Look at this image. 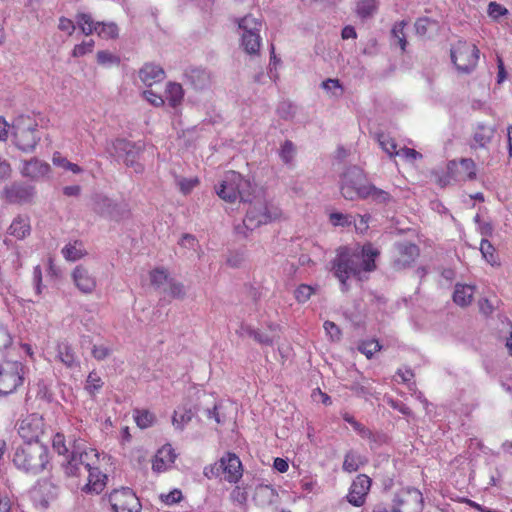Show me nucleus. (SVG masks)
Here are the masks:
<instances>
[{"mask_svg": "<svg viewBox=\"0 0 512 512\" xmlns=\"http://www.w3.org/2000/svg\"><path fill=\"white\" fill-rule=\"evenodd\" d=\"M379 251L372 244H366L361 252H353L348 248H340L336 258L332 262L334 276L341 283V290L347 291V280L351 277L362 279V273L375 269V258Z\"/></svg>", "mask_w": 512, "mask_h": 512, "instance_id": "nucleus-1", "label": "nucleus"}, {"mask_svg": "<svg viewBox=\"0 0 512 512\" xmlns=\"http://www.w3.org/2000/svg\"><path fill=\"white\" fill-rule=\"evenodd\" d=\"M340 190L347 200L371 199L377 204H388L393 199L387 191L368 183L364 171L356 166L348 168L343 173Z\"/></svg>", "mask_w": 512, "mask_h": 512, "instance_id": "nucleus-2", "label": "nucleus"}, {"mask_svg": "<svg viewBox=\"0 0 512 512\" xmlns=\"http://www.w3.org/2000/svg\"><path fill=\"white\" fill-rule=\"evenodd\" d=\"M248 202L249 206L243 220V225L236 227L238 234H243L246 237L247 234L244 229L252 231L261 225H266L282 217V210L279 206L268 202L262 196H254Z\"/></svg>", "mask_w": 512, "mask_h": 512, "instance_id": "nucleus-3", "label": "nucleus"}, {"mask_svg": "<svg viewBox=\"0 0 512 512\" xmlns=\"http://www.w3.org/2000/svg\"><path fill=\"white\" fill-rule=\"evenodd\" d=\"M13 462L25 473L36 475L48 464L47 447L39 441L24 443L16 449Z\"/></svg>", "mask_w": 512, "mask_h": 512, "instance_id": "nucleus-4", "label": "nucleus"}, {"mask_svg": "<svg viewBox=\"0 0 512 512\" xmlns=\"http://www.w3.org/2000/svg\"><path fill=\"white\" fill-rule=\"evenodd\" d=\"M251 183L236 171L224 174L220 184L216 187L217 195L226 202L233 203L238 198L242 202L250 201Z\"/></svg>", "mask_w": 512, "mask_h": 512, "instance_id": "nucleus-5", "label": "nucleus"}, {"mask_svg": "<svg viewBox=\"0 0 512 512\" xmlns=\"http://www.w3.org/2000/svg\"><path fill=\"white\" fill-rule=\"evenodd\" d=\"M37 122L21 115L13 123V141L23 152H32L40 140Z\"/></svg>", "mask_w": 512, "mask_h": 512, "instance_id": "nucleus-6", "label": "nucleus"}, {"mask_svg": "<svg viewBox=\"0 0 512 512\" xmlns=\"http://www.w3.org/2000/svg\"><path fill=\"white\" fill-rule=\"evenodd\" d=\"M142 145L133 143L126 139L117 138L108 141L106 144V152L117 161H122L125 165L133 167L136 173L143 171V166L138 162Z\"/></svg>", "mask_w": 512, "mask_h": 512, "instance_id": "nucleus-7", "label": "nucleus"}, {"mask_svg": "<svg viewBox=\"0 0 512 512\" xmlns=\"http://www.w3.org/2000/svg\"><path fill=\"white\" fill-rule=\"evenodd\" d=\"M100 454L96 449L81 450L80 444H74L72 452L67 456L64 464L65 474L68 476H80L82 470L88 471L98 467Z\"/></svg>", "mask_w": 512, "mask_h": 512, "instance_id": "nucleus-8", "label": "nucleus"}, {"mask_svg": "<svg viewBox=\"0 0 512 512\" xmlns=\"http://www.w3.org/2000/svg\"><path fill=\"white\" fill-rule=\"evenodd\" d=\"M238 27L241 29V46L249 55H257L261 46L260 31L262 20L252 15H246L237 20Z\"/></svg>", "mask_w": 512, "mask_h": 512, "instance_id": "nucleus-9", "label": "nucleus"}, {"mask_svg": "<svg viewBox=\"0 0 512 512\" xmlns=\"http://www.w3.org/2000/svg\"><path fill=\"white\" fill-rule=\"evenodd\" d=\"M24 368L19 361L0 362V395L11 394L23 384Z\"/></svg>", "mask_w": 512, "mask_h": 512, "instance_id": "nucleus-10", "label": "nucleus"}, {"mask_svg": "<svg viewBox=\"0 0 512 512\" xmlns=\"http://www.w3.org/2000/svg\"><path fill=\"white\" fill-rule=\"evenodd\" d=\"M423 507L422 492L414 487H405L394 494L391 512H422Z\"/></svg>", "mask_w": 512, "mask_h": 512, "instance_id": "nucleus-11", "label": "nucleus"}, {"mask_svg": "<svg viewBox=\"0 0 512 512\" xmlns=\"http://www.w3.org/2000/svg\"><path fill=\"white\" fill-rule=\"evenodd\" d=\"M479 49L466 41H458L451 49V59L458 71L470 73L477 66Z\"/></svg>", "mask_w": 512, "mask_h": 512, "instance_id": "nucleus-12", "label": "nucleus"}, {"mask_svg": "<svg viewBox=\"0 0 512 512\" xmlns=\"http://www.w3.org/2000/svg\"><path fill=\"white\" fill-rule=\"evenodd\" d=\"M92 209L99 215L120 221L129 216V208L126 203H116L102 194H96L92 198Z\"/></svg>", "mask_w": 512, "mask_h": 512, "instance_id": "nucleus-13", "label": "nucleus"}, {"mask_svg": "<svg viewBox=\"0 0 512 512\" xmlns=\"http://www.w3.org/2000/svg\"><path fill=\"white\" fill-rule=\"evenodd\" d=\"M109 502L114 512H140L141 509L139 499L130 488L114 490Z\"/></svg>", "mask_w": 512, "mask_h": 512, "instance_id": "nucleus-14", "label": "nucleus"}, {"mask_svg": "<svg viewBox=\"0 0 512 512\" xmlns=\"http://www.w3.org/2000/svg\"><path fill=\"white\" fill-rule=\"evenodd\" d=\"M371 478L365 474L358 475L352 482L349 492L346 496L347 501L355 506L361 507L366 502V497L370 491Z\"/></svg>", "mask_w": 512, "mask_h": 512, "instance_id": "nucleus-15", "label": "nucleus"}, {"mask_svg": "<svg viewBox=\"0 0 512 512\" xmlns=\"http://www.w3.org/2000/svg\"><path fill=\"white\" fill-rule=\"evenodd\" d=\"M35 195L33 186L15 182L4 187L2 197L9 203L22 204L30 202Z\"/></svg>", "mask_w": 512, "mask_h": 512, "instance_id": "nucleus-16", "label": "nucleus"}, {"mask_svg": "<svg viewBox=\"0 0 512 512\" xmlns=\"http://www.w3.org/2000/svg\"><path fill=\"white\" fill-rule=\"evenodd\" d=\"M219 468L224 474V479L229 483H237L243 474L242 463L234 453H227L221 457Z\"/></svg>", "mask_w": 512, "mask_h": 512, "instance_id": "nucleus-17", "label": "nucleus"}, {"mask_svg": "<svg viewBox=\"0 0 512 512\" xmlns=\"http://www.w3.org/2000/svg\"><path fill=\"white\" fill-rule=\"evenodd\" d=\"M18 434L25 443L38 441L42 434V420L36 414L22 419L18 425Z\"/></svg>", "mask_w": 512, "mask_h": 512, "instance_id": "nucleus-18", "label": "nucleus"}, {"mask_svg": "<svg viewBox=\"0 0 512 512\" xmlns=\"http://www.w3.org/2000/svg\"><path fill=\"white\" fill-rule=\"evenodd\" d=\"M448 173L454 181L472 180L476 176V165L472 159L463 158L448 164Z\"/></svg>", "mask_w": 512, "mask_h": 512, "instance_id": "nucleus-19", "label": "nucleus"}, {"mask_svg": "<svg viewBox=\"0 0 512 512\" xmlns=\"http://www.w3.org/2000/svg\"><path fill=\"white\" fill-rule=\"evenodd\" d=\"M75 286L83 294H91L97 286L96 277L83 265H78L72 272Z\"/></svg>", "mask_w": 512, "mask_h": 512, "instance_id": "nucleus-20", "label": "nucleus"}, {"mask_svg": "<svg viewBox=\"0 0 512 512\" xmlns=\"http://www.w3.org/2000/svg\"><path fill=\"white\" fill-rule=\"evenodd\" d=\"M398 256L394 260V266L397 269H403L410 266L419 256V248L410 242H401L395 245Z\"/></svg>", "mask_w": 512, "mask_h": 512, "instance_id": "nucleus-21", "label": "nucleus"}, {"mask_svg": "<svg viewBox=\"0 0 512 512\" xmlns=\"http://www.w3.org/2000/svg\"><path fill=\"white\" fill-rule=\"evenodd\" d=\"M50 165L38 158H32L22 162L21 174L31 180H40L50 173Z\"/></svg>", "mask_w": 512, "mask_h": 512, "instance_id": "nucleus-22", "label": "nucleus"}, {"mask_svg": "<svg viewBox=\"0 0 512 512\" xmlns=\"http://www.w3.org/2000/svg\"><path fill=\"white\" fill-rule=\"evenodd\" d=\"M176 459V454L170 444L162 446L154 456L152 469L157 473L164 472L172 467Z\"/></svg>", "mask_w": 512, "mask_h": 512, "instance_id": "nucleus-23", "label": "nucleus"}, {"mask_svg": "<svg viewBox=\"0 0 512 512\" xmlns=\"http://www.w3.org/2000/svg\"><path fill=\"white\" fill-rule=\"evenodd\" d=\"M56 359L69 369H75L80 366V360L75 354L74 349L66 341L57 344Z\"/></svg>", "mask_w": 512, "mask_h": 512, "instance_id": "nucleus-24", "label": "nucleus"}, {"mask_svg": "<svg viewBox=\"0 0 512 512\" xmlns=\"http://www.w3.org/2000/svg\"><path fill=\"white\" fill-rule=\"evenodd\" d=\"M88 472V482L83 487V491L86 493H94L99 494L101 493L105 486L107 481V475L104 474L99 467L90 469Z\"/></svg>", "mask_w": 512, "mask_h": 512, "instance_id": "nucleus-25", "label": "nucleus"}, {"mask_svg": "<svg viewBox=\"0 0 512 512\" xmlns=\"http://www.w3.org/2000/svg\"><path fill=\"white\" fill-rule=\"evenodd\" d=\"M253 499L259 506H269L277 502L278 493L273 486L260 484L255 488Z\"/></svg>", "mask_w": 512, "mask_h": 512, "instance_id": "nucleus-26", "label": "nucleus"}, {"mask_svg": "<svg viewBox=\"0 0 512 512\" xmlns=\"http://www.w3.org/2000/svg\"><path fill=\"white\" fill-rule=\"evenodd\" d=\"M164 76V70L153 63H146L139 71L140 80L147 86L160 82Z\"/></svg>", "mask_w": 512, "mask_h": 512, "instance_id": "nucleus-27", "label": "nucleus"}, {"mask_svg": "<svg viewBox=\"0 0 512 512\" xmlns=\"http://www.w3.org/2000/svg\"><path fill=\"white\" fill-rule=\"evenodd\" d=\"M30 232V218L26 215L16 216L8 228V234L14 236L18 240L26 238L30 235Z\"/></svg>", "mask_w": 512, "mask_h": 512, "instance_id": "nucleus-28", "label": "nucleus"}, {"mask_svg": "<svg viewBox=\"0 0 512 512\" xmlns=\"http://www.w3.org/2000/svg\"><path fill=\"white\" fill-rule=\"evenodd\" d=\"M474 292L475 286L473 285L456 284L453 293V300L459 306H468L472 302Z\"/></svg>", "mask_w": 512, "mask_h": 512, "instance_id": "nucleus-29", "label": "nucleus"}, {"mask_svg": "<svg viewBox=\"0 0 512 512\" xmlns=\"http://www.w3.org/2000/svg\"><path fill=\"white\" fill-rule=\"evenodd\" d=\"M184 97V91L180 84L178 83H168L165 90V100L168 102V105L172 108H177L181 105Z\"/></svg>", "mask_w": 512, "mask_h": 512, "instance_id": "nucleus-30", "label": "nucleus"}, {"mask_svg": "<svg viewBox=\"0 0 512 512\" xmlns=\"http://www.w3.org/2000/svg\"><path fill=\"white\" fill-rule=\"evenodd\" d=\"M62 254L67 261H77L86 254V250L81 241H74L63 247Z\"/></svg>", "mask_w": 512, "mask_h": 512, "instance_id": "nucleus-31", "label": "nucleus"}, {"mask_svg": "<svg viewBox=\"0 0 512 512\" xmlns=\"http://www.w3.org/2000/svg\"><path fill=\"white\" fill-rule=\"evenodd\" d=\"M494 134V127L480 124L477 126L476 131L474 133V141L479 147L484 148L491 142Z\"/></svg>", "mask_w": 512, "mask_h": 512, "instance_id": "nucleus-32", "label": "nucleus"}, {"mask_svg": "<svg viewBox=\"0 0 512 512\" xmlns=\"http://www.w3.org/2000/svg\"><path fill=\"white\" fill-rule=\"evenodd\" d=\"M194 414L191 409L178 407L173 414L172 424L175 429L183 430L185 426L192 420Z\"/></svg>", "mask_w": 512, "mask_h": 512, "instance_id": "nucleus-33", "label": "nucleus"}, {"mask_svg": "<svg viewBox=\"0 0 512 512\" xmlns=\"http://www.w3.org/2000/svg\"><path fill=\"white\" fill-rule=\"evenodd\" d=\"M365 463V459L355 451H349L345 454L343 470L348 473L356 472L360 466Z\"/></svg>", "mask_w": 512, "mask_h": 512, "instance_id": "nucleus-34", "label": "nucleus"}, {"mask_svg": "<svg viewBox=\"0 0 512 512\" xmlns=\"http://www.w3.org/2000/svg\"><path fill=\"white\" fill-rule=\"evenodd\" d=\"M76 24L78 28L81 30V32L89 36L92 33H96L97 29V22H95L90 14L87 13H78L75 16Z\"/></svg>", "mask_w": 512, "mask_h": 512, "instance_id": "nucleus-35", "label": "nucleus"}, {"mask_svg": "<svg viewBox=\"0 0 512 512\" xmlns=\"http://www.w3.org/2000/svg\"><path fill=\"white\" fill-rule=\"evenodd\" d=\"M104 382L97 372L91 371L85 381V391L94 398L96 394L102 389Z\"/></svg>", "mask_w": 512, "mask_h": 512, "instance_id": "nucleus-36", "label": "nucleus"}, {"mask_svg": "<svg viewBox=\"0 0 512 512\" xmlns=\"http://www.w3.org/2000/svg\"><path fill=\"white\" fill-rule=\"evenodd\" d=\"M480 252L482 254L483 259H485V261L489 263L491 266L500 265L498 255L496 254V250L487 239L481 240Z\"/></svg>", "mask_w": 512, "mask_h": 512, "instance_id": "nucleus-37", "label": "nucleus"}, {"mask_svg": "<svg viewBox=\"0 0 512 512\" xmlns=\"http://www.w3.org/2000/svg\"><path fill=\"white\" fill-rule=\"evenodd\" d=\"M377 9V0H359L356 6L357 15L362 19L372 17L376 13Z\"/></svg>", "mask_w": 512, "mask_h": 512, "instance_id": "nucleus-38", "label": "nucleus"}, {"mask_svg": "<svg viewBox=\"0 0 512 512\" xmlns=\"http://www.w3.org/2000/svg\"><path fill=\"white\" fill-rule=\"evenodd\" d=\"M189 79L196 89H204L210 85V75L203 69L192 70Z\"/></svg>", "mask_w": 512, "mask_h": 512, "instance_id": "nucleus-39", "label": "nucleus"}, {"mask_svg": "<svg viewBox=\"0 0 512 512\" xmlns=\"http://www.w3.org/2000/svg\"><path fill=\"white\" fill-rule=\"evenodd\" d=\"M137 426L141 429L153 426L156 421L155 415L149 410H135L133 414Z\"/></svg>", "mask_w": 512, "mask_h": 512, "instance_id": "nucleus-40", "label": "nucleus"}, {"mask_svg": "<svg viewBox=\"0 0 512 512\" xmlns=\"http://www.w3.org/2000/svg\"><path fill=\"white\" fill-rule=\"evenodd\" d=\"M119 29L114 22H97L96 34L104 39H113L118 36Z\"/></svg>", "mask_w": 512, "mask_h": 512, "instance_id": "nucleus-41", "label": "nucleus"}, {"mask_svg": "<svg viewBox=\"0 0 512 512\" xmlns=\"http://www.w3.org/2000/svg\"><path fill=\"white\" fill-rule=\"evenodd\" d=\"M278 155L284 164L291 166L296 156L295 145L290 140H286L281 145Z\"/></svg>", "mask_w": 512, "mask_h": 512, "instance_id": "nucleus-42", "label": "nucleus"}, {"mask_svg": "<svg viewBox=\"0 0 512 512\" xmlns=\"http://www.w3.org/2000/svg\"><path fill=\"white\" fill-rule=\"evenodd\" d=\"M408 25V22L406 20H402L399 22H396L391 30V36L395 40H397V43L399 44L401 50L404 52L406 50L407 46V40H406V34L404 32V28Z\"/></svg>", "mask_w": 512, "mask_h": 512, "instance_id": "nucleus-43", "label": "nucleus"}, {"mask_svg": "<svg viewBox=\"0 0 512 512\" xmlns=\"http://www.w3.org/2000/svg\"><path fill=\"white\" fill-rule=\"evenodd\" d=\"M377 140L380 147L386 152L390 157L394 156L397 152V144L394 139H392L389 135L384 133H380L377 135Z\"/></svg>", "mask_w": 512, "mask_h": 512, "instance_id": "nucleus-44", "label": "nucleus"}, {"mask_svg": "<svg viewBox=\"0 0 512 512\" xmlns=\"http://www.w3.org/2000/svg\"><path fill=\"white\" fill-rule=\"evenodd\" d=\"M97 62L99 65L109 68L118 66L120 64V58L109 51L103 50L97 53Z\"/></svg>", "mask_w": 512, "mask_h": 512, "instance_id": "nucleus-45", "label": "nucleus"}, {"mask_svg": "<svg viewBox=\"0 0 512 512\" xmlns=\"http://www.w3.org/2000/svg\"><path fill=\"white\" fill-rule=\"evenodd\" d=\"M175 181L184 195L189 194L199 184V179L197 177H176Z\"/></svg>", "mask_w": 512, "mask_h": 512, "instance_id": "nucleus-46", "label": "nucleus"}, {"mask_svg": "<svg viewBox=\"0 0 512 512\" xmlns=\"http://www.w3.org/2000/svg\"><path fill=\"white\" fill-rule=\"evenodd\" d=\"M151 284L156 288H162L168 282V273L163 268H156L150 272Z\"/></svg>", "mask_w": 512, "mask_h": 512, "instance_id": "nucleus-47", "label": "nucleus"}, {"mask_svg": "<svg viewBox=\"0 0 512 512\" xmlns=\"http://www.w3.org/2000/svg\"><path fill=\"white\" fill-rule=\"evenodd\" d=\"M381 349V346L377 340L364 341L358 346V350L363 353L368 359H370L377 351Z\"/></svg>", "mask_w": 512, "mask_h": 512, "instance_id": "nucleus-48", "label": "nucleus"}, {"mask_svg": "<svg viewBox=\"0 0 512 512\" xmlns=\"http://www.w3.org/2000/svg\"><path fill=\"white\" fill-rule=\"evenodd\" d=\"M321 86L326 92L331 93L332 96L339 97L342 95L343 88L338 79L329 78L323 81Z\"/></svg>", "mask_w": 512, "mask_h": 512, "instance_id": "nucleus-49", "label": "nucleus"}, {"mask_svg": "<svg viewBox=\"0 0 512 512\" xmlns=\"http://www.w3.org/2000/svg\"><path fill=\"white\" fill-rule=\"evenodd\" d=\"M487 14L493 20H499L508 14V9L497 2H490L487 8Z\"/></svg>", "mask_w": 512, "mask_h": 512, "instance_id": "nucleus-50", "label": "nucleus"}, {"mask_svg": "<svg viewBox=\"0 0 512 512\" xmlns=\"http://www.w3.org/2000/svg\"><path fill=\"white\" fill-rule=\"evenodd\" d=\"M94 45L95 43L92 39L88 41H83L82 43L74 46L72 50V56L78 58L86 54H89L93 51Z\"/></svg>", "mask_w": 512, "mask_h": 512, "instance_id": "nucleus-51", "label": "nucleus"}, {"mask_svg": "<svg viewBox=\"0 0 512 512\" xmlns=\"http://www.w3.org/2000/svg\"><path fill=\"white\" fill-rule=\"evenodd\" d=\"M248 330H249V336L253 337L258 343H260L262 345H268V346L273 345L274 340H275L274 334L261 333L255 329H248Z\"/></svg>", "mask_w": 512, "mask_h": 512, "instance_id": "nucleus-52", "label": "nucleus"}, {"mask_svg": "<svg viewBox=\"0 0 512 512\" xmlns=\"http://www.w3.org/2000/svg\"><path fill=\"white\" fill-rule=\"evenodd\" d=\"M230 499L233 503L238 505H245L248 499V492L245 488L236 486L230 493Z\"/></svg>", "mask_w": 512, "mask_h": 512, "instance_id": "nucleus-53", "label": "nucleus"}, {"mask_svg": "<svg viewBox=\"0 0 512 512\" xmlns=\"http://www.w3.org/2000/svg\"><path fill=\"white\" fill-rule=\"evenodd\" d=\"M52 446H53V449L59 455H66L69 452V449L66 445L65 437L61 433H57L54 435L53 440H52Z\"/></svg>", "mask_w": 512, "mask_h": 512, "instance_id": "nucleus-54", "label": "nucleus"}, {"mask_svg": "<svg viewBox=\"0 0 512 512\" xmlns=\"http://www.w3.org/2000/svg\"><path fill=\"white\" fill-rule=\"evenodd\" d=\"M330 222L334 226H350L352 224V216L339 212H334L330 214Z\"/></svg>", "mask_w": 512, "mask_h": 512, "instance_id": "nucleus-55", "label": "nucleus"}, {"mask_svg": "<svg viewBox=\"0 0 512 512\" xmlns=\"http://www.w3.org/2000/svg\"><path fill=\"white\" fill-rule=\"evenodd\" d=\"M394 156H399L408 162H414L415 160L422 158L421 153L412 148L407 147H402L398 149Z\"/></svg>", "mask_w": 512, "mask_h": 512, "instance_id": "nucleus-56", "label": "nucleus"}, {"mask_svg": "<svg viewBox=\"0 0 512 512\" xmlns=\"http://www.w3.org/2000/svg\"><path fill=\"white\" fill-rule=\"evenodd\" d=\"M313 292L311 286L302 284L295 290V298L299 303H304L309 300Z\"/></svg>", "mask_w": 512, "mask_h": 512, "instance_id": "nucleus-57", "label": "nucleus"}, {"mask_svg": "<svg viewBox=\"0 0 512 512\" xmlns=\"http://www.w3.org/2000/svg\"><path fill=\"white\" fill-rule=\"evenodd\" d=\"M169 294L174 298L182 299L186 295L185 286L180 282L169 281Z\"/></svg>", "mask_w": 512, "mask_h": 512, "instance_id": "nucleus-58", "label": "nucleus"}, {"mask_svg": "<svg viewBox=\"0 0 512 512\" xmlns=\"http://www.w3.org/2000/svg\"><path fill=\"white\" fill-rule=\"evenodd\" d=\"M76 27H78L76 21L74 22L66 17L59 18L58 29L60 31L66 32L69 36L74 33Z\"/></svg>", "mask_w": 512, "mask_h": 512, "instance_id": "nucleus-59", "label": "nucleus"}, {"mask_svg": "<svg viewBox=\"0 0 512 512\" xmlns=\"http://www.w3.org/2000/svg\"><path fill=\"white\" fill-rule=\"evenodd\" d=\"M433 24V21L428 17H422L416 20L415 22V31L418 35L424 36L429 27Z\"/></svg>", "mask_w": 512, "mask_h": 512, "instance_id": "nucleus-60", "label": "nucleus"}, {"mask_svg": "<svg viewBox=\"0 0 512 512\" xmlns=\"http://www.w3.org/2000/svg\"><path fill=\"white\" fill-rule=\"evenodd\" d=\"M144 98L155 107L164 105L165 100L161 95L156 94L153 90H146L143 92Z\"/></svg>", "mask_w": 512, "mask_h": 512, "instance_id": "nucleus-61", "label": "nucleus"}, {"mask_svg": "<svg viewBox=\"0 0 512 512\" xmlns=\"http://www.w3.org/2000/svg\"><path fill=\"white\" fill-rule=\"evenodd\" d=\"M111 353V350L105 345H94L92 349V355L96 360H104Z\"/></svg>", "mask_w": 512, "mask_h": 512, "instance_id": "nucleus-62", "label": "nucleus"}, {"mask_svg": "<svg viewBox=\"0 0 512 512\" xmlns=\"http://www.w3.org/2000/svg\"><path fill=\"white\" fill-rule=\"evenodd\" d=\"M181 499H182V492L178 489H174L167 495H162V500L168 505L176 504V503L180 502Z\"/></svg>", "mask_w": 512, "mask_h": 512, "instance_id": "nucleus-63", "label": "nucleus"}, {"mask_svg": "<svg viewBox=\"0 0 512 512\" xmlns=\"http://www.w3.org/2000/svg\"><path fill=\"white\" fill-rule=\"evenodd\" d=\"M324 329L333 341L339 340L340 329L338 328V326L335 323H333L331 321H326L324 323Z\"/></svg>", "mask_w": 512, "mask_h": 512, "instance_id": "nucleus-64", "label": "nucleus"}]
</instances>
